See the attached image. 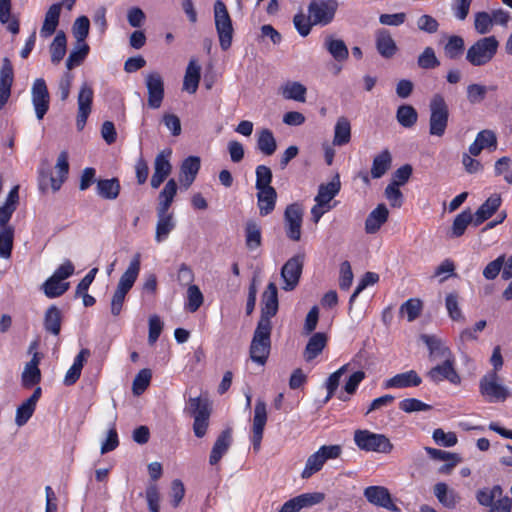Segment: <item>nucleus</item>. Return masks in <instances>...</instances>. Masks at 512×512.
Listing matches in <instances>:
<instances>
[{"mask_svg": "<svg viewBox=\"0 0 512 512\" xmlns=\"http://www.w3.org/2000/svg\"><path fill=\"white\" fill-rule=\"evenodd\" d=\"M141 255L136 253L125 272L121 275L116 290L111 299V314L118 316L123 308L126 295L133 287L140 273Z\"/></svg>", "mask_w": 512, "mask_h": 512, "instance_id": "obj_1", "label": "nucleus"}, {"mask_svg": "<svg viewBox=\"0 0 512 512\" xmlns=\"http://www.w3.org/2000/svg\"><path fill=\"white\" fill-rule=\"evenodd\" d=\"M499 41L495 36H487L474 42L466 52V60L472 66H484L496 55Z\"/></svg>", "mask_w": 512, "mask_h": 512, "instance_id": "obj_2", "label": "nucleus"}, {"mask_svg": "<svg viewBox=\"0 0 512 512\" xmlns=\"http://www.w3.org/2000/svg\"><path fill=\"white\" fill-rule=\"evenodd\" d=\"M272 323L258 321L250 345V358L252 361L264 365L270 353Z\"/></svg>", "mask_w": 512, "mask_h": 512, "instance_id": "obj_3", "label": "nucleus"}, {"mask_svg": "<svg viewBox=\"0 0 512 512\" xmlns=\"http://www.w3.org/2000/svg\"><path fill=\"white\" fill-rule=\"evenodd\" d=\"M354 442L360 450L366 452L388 454L393 450V444L388 437L369 430H356Z\"/></svg>", "mask_w": 512, "mask_h": 512, "instance_id": "obj_4", "label": "nucleus"}, {"mask_svg": "<svg viewBox=\"0 0 512 512\" xmlns=\"http://www.w3.org/2000/svg\"><path fill=\"white\" fill-rule=\"evenodd\" d=\"M429 110V133L441 137L446 131L449 118L448 105L441 94L433 95L429 103Z\"/></svg>", "mask_w": 512, "mask_h": 512, "instance_id": "obj_5", "label": "nucleus"}, {"mask_svg": "<svg viewBox=\"0 0 512 512\" xmlns=\"http://www.w3.org/2000/svg\"><path fill=\"white\" fill-rule=\"evenodd\" d=\"M214 22L219 44L222 50H227L231 47L233 39V25L230 14L226 5L221 0H216L214 3Z\"/></svg>", "mask_w": 512, "mask_h": 512, "instance_id": "obj_6", "label": "nucleus"}, {"mask_svg": "<svg viewBox=\"0 0 512 512\" xmlns=\"http://www.w3.org/2000/svg\"><path fill=\"white\" fill-rule=\"evenodd\" d=\"M341 454L342 447L340 445L321 446L307 458L304 469L301 472V478L309 479L323 468L326 461L337 459Z\"/></svg>", "mask_w": 512, "mask_h": 512, "instance_id": "obj_7", "label": "nucleus"}, {"mask_svg": "<svg viewBox=\"0 0 512 512\" xmlns=\"http://www.w3.org/2000/svg\"><path fill=\"white\" fill-rule=\"evenodd\" d=\"M186 412L194 418L193 431L196 437L202 438L209 426L211 407L205 398L194 397L188 400Z\"/></svg>", "mask_w": 512, "mask_h": 512, "instance_id": "obj_8", "label": "nucleus"}, {"mask_svg": "<svg viewBox=\"0 0 512 512\" xmlns=\"http://www.w3.org/2000/svg\"><path fill=\"white\" fill-rule=\"evenodd\" d=\"M479 393L488 403L504 402L509 396V389L499 382L496 372H488L479 380Z\"/></svg>", "mask_w": 512, "mask_h": 512, "instance_id": "obj_9", "label": "nucleus"}, {"mask_svg": "<svg viewBox=\"0 0 512 512\" xmlns=\"http://www.w3.org/2000/svg\"><path fill=\"white\" fill-rule=\"evenodd\" d=\"M337 9L336 0H313L308 6V13L314 25L326 26L333 21Z\"/></svg>", "mask_w": 512, "mask_h": 512, "instance_id": "obj_10", "label": "nucleus"}, {"mask_svg": "<svg viewBox=\"0 0 512 512\" xmlns=\"http://www.w3.org/2000/svg\"><path fill=\"white\" fill-rule=\"evenodd\" d=\"M93 98V88L87 82L82 83L77 96L78 109L76 127L79 131L83 130L85 127L87 119L92 111Z\"/></svg>", "mask_w": 512, "mask_h": 512, "instance_id": "obj_11", "label": "nucleus"}, {"mask_svg": "<svg viewBox=\"0 0 512 512\" xmlns=\"http://www.w3.org/2000/svg\"><path fill=\"white\" fill-rule=\"evenodd\" d=\"M303 220V210L299 204H290L286 207L284 213V226L286 236L292 241L301 239V228Z\"/></svg>", "mask_w": 512, "mask_h": 512, "instance_id": "obj_12", "label": "nucleus"}, {"mask_svg": "<svg viewBox=\"0 0 512 512\" xmlns=\"http://www.w3.org/2000/svg\"><path fill=\"white\" fill-rule=\"evenodd\" d=\"M427 377L436 384L444 380L454 385L461 383V377L455 369V358L441 361V363L435 365L427 372Z\"/></svg>", "mask_w": 512, "mask_h": 512, "instance_id": "obj_13", "label": "nucleus"}, {"mask_svg": "<svg viewBox=\"0 0 512 512\" xmlns=\"http://www.w3.org/2000/svg\"><path fill=\"white\" fill-rule=\"evenodd\" d=\"M304 257L301 255L290 258L281 269V277L284 281L282 289L292 291L299 283L302 274Z\"/></svg>", "mask_w": 512, "mask_h": 512, "instance_id": "obj_14", "label": "nucleus"}, {"mask_svg": "<svg viewBox=\"0 0 512 512\" xmlns=\"http://www.w3.org/2000/svg\"><path fill=\"white\" fill-rule=\"evenodd\" d=\"M32 104L38 120L43 119L49 109L50 96L46 82L43 78H37L31 88Z\"/></svg>", "mask_w": 512, "mask_h": 512, "instance_id": "obj_15", "label": "nucleus"}, {"mask_svg": "<svg viewBox=\"0 0 512 512\" xmlns=\"http://www.w3.org/2000/svg\"><path fill=\"white\" fill-rule=\"evenodd\" d=\"M145 85L148 92V106L158 109L164 99V81L159 72H150L145 77Z\"/></svg>", "mask_w": 512, "mask_h": 512, "instance_id": "obj_16", "label": "nucleus"}, {"mask_svg": "<svg viewBox=\"0 0 512 512\" xmlns=\"http://www.w3.org/2000/svg\"><path fill=\"white\" fill-rule=\"evenodd\" d=\"M267 422L266 403L263 400H257L254 408L253 426H252V444L255 451L260 449L264 427Z\"/></svg>", "mask_w": 512, "mask_h": 512, "instance_id": "obj_17", "label": "nucleus"}, {"mask_svg": "<svg viewBox=\"0 0 512 512\" xmlns=\"http://www.w3.org/2000/svg\"><path fill=\"white\" fill-rule=\"evenodd\" d=\"M324 498L321 492L304 493L286 501L278 512H299L302 508L321 503Z\"/></svg>", "mask_w": 512, "mask_h": 512, "instance_id": "obj_18", "label": "nucleus"}, {"mask_svg": "<svg viewBox=\"0 0 512 512\" xmlns=\"http://www.w3.org/2000/svg\"><path fill=\"white\" fill-rule=\"evenodd\" d=\"M170 155V150L161 151L156 155L154 160V171L150 181L152 188L157 189L170 175L172 171V165L169 160Z\"/></svg>", "mask_w": 512, "mask_h": 512, "instance_id": "obj_19", "label": "nucleus"}, {"mask_svg": "<svg viewBox=\"0 0 512 512\" xmlns=\"http://www.w3.org/2000/svg\"><path fill=\"white\" fill-rule=\"evenodd\" d=\"M421 340L426 344L429 350V360L432 362L446 361L455 358L452 351L445 343L434 335H421Z\"/></svg>", "mask_w": 512, "mask_h": 512, "instance_id": "obj_20", "label": "nucleus"}, {"mask_svg": "<svg viewBox=\"0 0 512 512\" xmlns=\"http://www.w3.org/2000/svg\"><path fill=\"white\" fill-rule=\"evenodd\" d=\"M261 302L262 308L259 321H263L264 323H272L271 319L276 315L278 311L277 287L273 282H270L267 285V288L262 295Z\"/></svg>", "mask_w": 512, "mask_h": 512, "instance_id": "obj_21", "label": "nucleus"}, {"mask_svg": "<svg viewBox=\"0 0 512 512\" xmlns=\"http://www.w3.org/2000/svg\"><path fill=\"white\" fill-rule=\"evenodd\" d=\"M422 383L421 377L414 370L394 375L383 382L385 389H403L408 387H417Z\"/></svg>", "mask_w": 512, "mask_h": 512, "instance_id": "obj_22", "label": "nucleus"}, {"mask_svg": "<svg viewBox=\"0 0 512 512\" xmlns=\"http://www.w3.org/2000/svg\"><path fill=\"white\" fill-rule=\"evenodd\" d=\"M41 393V388L37 387L34 390L33 394L17 408L15 415V424L18 427L24 426L32 417L36 409L37 402L41 397Z\"/></svg>", "mask_w": 512, "mask_h": 512, "instance_id": "obj_23", "label": "nucleus"}, {"mask_svg": "<svg viewBox=\"0 0 512 512\" xmlns=\"http://www.w3.org/2000/svg\"><path fill=\"white\" fill-rule=\"evenodd\" d=\"M176 221L174 214L169 211L157 210V223L155 231V241L161 243L165 241L170 233L175 229Z\"/></svg>", "mask_w": 512, "mask_h": 512, "instance_id": "obj_24", "label": "nucleus"}, {"mask_svg": "<svg viewBox=\"0 0 512 512\" xmlns=\"http://www.w3.org/2000/svg\"><path fill=\"white\" fill-rule=\"evenodd\" d=\"M13 68L8 59H4L0 70V109L8 102L13 84Z\"/></svg>", "mask_w": 512, "mask_h": 512, "instance_id": "obj_25", "label": "nucleus"}, {"mask_svg": "<svg viewBox=\"0 0 512 512\" xmlns=\"http://www.w3.org/2000/svg\"><path fill=\"white\" fill-rule=\"evenodd\" d=\"M497 148V137L492 130L480 131L474 142L469 146V153L478 156L482 150H495Z\"/></svg>", "mask_w": 512, "mask_h": 512, "instance_id": "obj_26", "label": "nucleus"}, {"mask_svg": "<svg viewBox=\"0 0 512 512\" xmlns=\"http://www.w3.org/2000/svg\"><path fill=\"white\" fill-rule=\"evenodd\" d=\"M232 444V431L226 429L217 437L209 457V463L216 465L221 458L228 452Z\"/></svg>", "mask_w": 512, "mask_h": 512, "instance_id": "obj_27", "label": "nucleus"}, {"mask_svg": "<svg viewBox=\"0 0 512 512\" xmlns=\"http://www.w3.org/2000/svg\"><path fill=\"white\" fill-rule=\"evenodd\" d=\"M501 202L499 194L491 195L473 215L474 226L477 227L488 220L499 209Z\"/></svg>", "mask_w": 512, "mask_h": 512, "instance_id": "obj_28", "label": "nucleus"}, {"mask_svg": "<svg viewBox=\"0 0 512 512\" xmlns=\"http://www.w3.org/2000/svg\"><path fill=\"white\" fill-rule=\"evenodd\" d=\"M433 492L439 503L445 508L454 509L460 501L457 492L444 482L436 483Z\"/></svg>", "mask_w": 512, "mask_h": 512, "instance_id": "obj_29", "label": "nucleus"}, {"mask_svg": "<svg viewBox=\"0 0 512 512\" xmlns=\"http://www.w3.org/2000/svg\"><path fill=\"white\" fill-rule=\"evenodd\" d=\"M376 49L386 59H390L396 54L398 48L388 30L380 29L376 32Z\"/></svg>", "mask_w": 512, "mask_h": 512, "instance_id": "obj_30", "label": "nucleus"}, {"mask_svg": "<svg viewBox=\"0 0 512 512\" xmlns=\"http://www.w3.org/2000/svg\"><path fill=\"white\" fill-rule=\"evenodd\" d=\"M389 211L385 204H379L373 209L366 218L365 231L368 234L376 233L381 226L387 221Z\"/></svg>", "mask_w": 512, "mask_h": 512, "instance_id": "obj_31", "label": "nucleus"}, {"mask_svg": "<svg viewBox=\"0 0 512 512\" xmlns=\"http://www.w3.org/2000/svg\"><path fill=\"white\" fill-rule=\"evenodd\" d=\"M200 169V159L196 156L186 158L180 168V182L188 188L195 180Z\"/></svg>", "mask_w": 512, "mask_h": 512, "instance_id": "obj_32", "label": "nucleus"}, {"mask_svg": "<svg viewBox=\"0 0 512 512\" xmlns=\"http://www.w3.org/2000/svg\"><path fill=\"white\" fill-rule=\"evenodd\" d=\"M61 12V4L56 3L49 7L45 14L43 25L40 29V36L48 38L56 31L59 23V17Z\"/></svg>", "mask_w": 512, "mask_h": 512, "instance_id": "obj_33", "label": "nucleus"}, {"mask_svg": "<svg viewBox=\"0 0 512 512\" xmlns=\"http://www.w3.org/2000/svg\"><path fill=\"white\" fill-rule=\"evenodd\" d=\"M200 77L201 66L196 60H190L184 76L183 89L190 94H194L198 89Z\"/></svg>", "mask_w": 512, "mask_h": 512, "instance_id": "obj_34", "label": "nucleus"}, {"mask_svg": "<svg viewBox=\"0 0 512 512\" xmlns=\"http://www.w3.org/2000/svg\"><path fill=\"white\" fill-rule=\"evenodd\" d=\"M39 361L38 355L34 354L32 359L26 363L22 373V385L24 387L31 388L40 382L41 372L38 368Z\"/></svg>", "mask_w": 512, "mask_h": 512, "instance_id": "obj_35", "label": "nucleus"}, {"mask_svg": "<svg viewBox=\"0 0 512 512\" xmlns=\"http://www.w3.org/2000/svg\"><path fill=\"white\" fill-rule=\"evenodd\" d=\"M277 192L275 189L257 191V206L261 216H267L273 212L276 206Z\"/></svg>", "mask_w": 512, "mask_h": 512, "instance_id": "obj_36", "label": "nucleus"}, {"mask_svg": "<svg viewBox=\"0 0 512 512\" xmlns=\"http://www.w3.org/2000/svg\"><path fill=\"white\" fill-rule=\"evenodd\" d=\"M324 47L338 62L345 61L349 56V51L344 41L341 39H335L331 35L325 37Z\"/></svg>", "mask_w": 512, "mask_h": 512, "instance_id": "obj_37", "label": "nucleus"}, {"mask_svg": "<svg viewBox=\"0 0 512 512\" xmlns=\"http://www.w3.org/2000/svg\"><path fill=\"white\" fill-rule=\"evenodd\" d=\"M340 180L339 176L336 175L334 179L327 183L321 184L318 189V194L315 197V202L330 206V201L339 193Z\"/></svg>", "mask_w": 512, "mask_h": 512, "instance_id": "obj_38", "label": "nucleus"}, {"mask_svg": "<svg viewBox=\"0 0 512 512\" xmlns=\"http://www.w3.org/2000/svg\"><path fill=\"white\" fill-rule=\"evenodd\" d=\"M327 343V338L324 333H315L308 341L305 350H304V359L307 362L315 359L323 349L325 348Z\"/></svg>", "mask_w": 512, "mask_h": 512, "instance_id": "obj_39", "label": "nucleus"}, {"mask_svg": "<svg viewBox=\"0 0 512 512\" xmlns=\"http://www.w3.org/2000/svg\"><path fill=\"white\" fill-rule=\"evenodd\" d=\"M56 173L58 174V177L50 176L49 181L51 184V188L53 191H57L60 189L62 183L64 182L68 171H69V163H68V154L67 152L63 151L59 154L57 158V162L55 165Z\"/></svg>", "mask_w": 512, "mask_h": 512, "instance_id": "obj_40", "label": "nucleus"}, {"mask_svg": "<svg viewBox=\"0 0 512 512\" xmlns=\"http://www.w3.org/2000/svg\"><path fill=\"white\" fill-rule=\"evenodd\" d=\"M0 23L12 34L19 33V21L12 16V0H0Z\"/></svg>", "mask_w": 512, "mask_h": 512, "instance_id": "obj_41", "label": "nucleus"}, {"mask_svg": "<svg viewBox=\"0 0 512 512\" xmlns=\"http://www.w3.org/2000/svg\"><path fill=\"white\" fill-rule=\"evenodd\" d=\"M282 96L287 100L306 101V87L297 81H288L281 87Z\"/></svg>", "mask_w": 512, "mask_h": 512, "instance_id": "obj_42", "label": "nucleus"}, {"mask_svg": "<svg viewBox=\"0 0 512 512\" xmlns=\"http://www.w3.org/2000/svg\"><path fill=\"white\" fill-rule=\"evenodd\" d=\"M351 138V125L346 117H339L334 128L333 144L342 146L347 144Z\"/></svg>", "mask_w": 512, "mask_h": 512, "instance_id": "obj_43", "label": "nucleus"}, {"mask_svg": "<svg viewBox=\"0 0 512 512\" xmlns=\"http://www.w3.org/2000/svg\"><path fill=\"white\" fill-rule=\"evenodd\" d=\"M392 157L388 150L382 151L373 159L371 176L374 179L381 178L391 167Z\"/></svg>", "mask_w": 512, "mask_h": 512, "instance_id": "obj_44", "label": "nucleus"}, {"mask_svg": "<svg viewBox=\"0 0 512 512\" xmlns=\"http://www.w3.org/2000/svg\"><path fill=\"white\" fill-rule=\"evenodd\" d=\"M364 496L371 504L382 507L383 505H386L385 502L389 500L391 494L386 487L369 486L365 488Z\"/></svg>", "mask_w": 512, "mask_h": 512, "instance_id": "obj_45", "label": "nucleus"}, {"mask_svg": "<svg viewBox=\"0 0 512 512\" xmlns=\"http://www.w3.org/2000/svg\"><path fill=\"white\" fill-rule=\"evenodd\" d=\"M120 192V184L118 179H103L97 182V193L104 199H116Z\"/></svg>", "mask_w": 512, "mask_h": 512, "instance_id": "obj_46", "label": "nucleus"}, {"mask_svg": "<svg viewBox=\"0 0 512 512\" xmlns=\"http://www.w3.org/2000/svg\"><path fill=\"white\" fill-rule=\"evenodd\" d=\"M257 147L265 155L274 154L277 143L271 130L264 128L258 132Z\"/></svg>", "mask_w": 512, "mask_h": 512, "instance_id": "obj_47", "label": "nucleus"}, {"mask_svg": "<svg viewBox=\"0 0 512 512\" xmlns=\"http://www.w3.org/2000/svg\"><path fill=\"white\" fill-rule=\"evenodd\" d=\"M487 325L485 320H480L471 328L463 329L457 339L459 349H463L467 343L478 340V333L483 331Z\"/></svg>", "mask_w": 512, "mask_h": 512, "instance_id": "obj_48", "label": "nucleus"}, {"mask_svg": "<svg viewBox=\"0 0 512 512\" xmlns=\"http://www.w3.org/2000/svg\"><path fill=\"white\" fill-rule=\"evenodd\" d=\"M177 193V184L174 179H170L159 194V203L157 210L169 211V208Z\"/></svg>", "mask_w": 512, "mask_h": 512, "instance_id": "obj_49", "label": "nucleus"}, {"mask_svg": "<svg viewBox=\"0 0 512 512\" xmlns=\"http://www.w3.org/2000/svg\"><path fill=\"white\" fill-rule=\"evenodd\" d=\"M396 119L401 126L411 128L418 120V113L413 106L403 104L397 109Z\"/></svg>", "mask_w": 512, "mask_h": 512, "instance_id": "obj_50", "label": "nucleus"}, {"mask_svg": "<svg viewBox=\"0 0 512 512\" xmlns=\"http://www.w3.org/2000/svg\"><path fill=\"white\" fill-rule=\"evenodd\" d=\"M69 288L68 282H63L52 275L42 285L44 294L48 298H56L64 294Z\"/></svg>", "mask_w": 512, "mask_h": 512, "instance_id": "obj_51", "label": "nucleus"}, {"mask_svg": "<svg viewBox=\"0 0 512 512\" xmlns=\"http://www.w3.org/2000/svg\"><path fill=\"white\" fill-rule=\"evenodd\" d=\"M469 224L474 225V218L471 211L467 209L455 217L451 227V237L457 238L462 236Z\"/></svg>", "mask_w": 512, "mask_h": 512, "instance_id": "obj_52", "label": "nucleus"}, {"mask_svg": "<svg viewBox=\"0 0 512 512\" xmlns=\"http://www.w3.org/2000/svg\"><path fill=\"white\" fill-rule=\"evenodd\" d=\"M464 39L458 35L449 36L444 46V54L451 60L459 59L464 53Z\"/></svg>", "mask_w": 512, "mask_h": 512, "instance_id": "obj_53", "label": "nucleus"}, {"mask_svg": "<svg viewBox=\"0 0 512 512\" xmlns=\"http://www.w3.org/2000/svg\"><path fill=\"white\" fill-rule=\"evenodd\" d=\"M45 329L53 335H58L61 329V312L56 306L47 309L44 319Z\"/></svg>", "mask_w": 512, "mask_h": 512, "instance_id": "obj_54", "label": "nucleus"}, {"mask_svg": "<svg viewBox=\"0 0 512 512\" xmlns=\"http://www.w3.org/2000/svg\"><path fill=\"white\" fill-rule=\"evenodd\" d=\"M14 229L11 226H4L0 230V257L8 259L11 256L13 247Z\"/></svg>", "mask_w": 512, "mask_h": 512, "instance_id": "obj_55", "label": "nucleus"}, {"mask_svg": "<svg viewBox=\"0 0 512 512\" xmlns=\"http://www.w3.org/2000/svg\"><path fill=\"white\" fill-rule=\"evenodd\" d=\"M66 42L64 32H58L50 46L51 61L53 63L58 64L65 56Z\"/></svg>", "mask_w": 512, "mask_h": 512, "instance_id": "obj_56", "label": "nucleus"}, {"mask_svg": "<svg viewBox=\"0 0 512 512\" xmlns=\"http://www.w3.org/2000/svg\"><path fill=\"white\" fill-rule=\"evenodd\" d=\"M89 52V46L86 43L76 42L75 48L70 52L67 60L66 67L68 70L73 69L76 66H79Z\"/></svg>", "mask_w": 512, "mask_h": 512, "instance_id": "obj_57", "label": "nucleus"}, {"mask_svg": "<svg viewBox=\"0 0 512 512\" xmlns=\"http://www.w3.org/2000/svg\"><path fill=\"white\" fill-rule=\"evenodd\" d=\"M204 297L197 285H190L187 289V301L185 308L189 312H196L203 304Z\"/></svg>", "mask_w": 512, "mask_h": 512, "instance_id": "obj_58", "label": "nucleus"}, {"mask_svg": "<svg viewBox=\"0 0 512 512\" xmlns=\"http://www.w3.org/2000/svg\"><path fill=\"white\" fill-rule=\"evenodd\" d=\"M256 183L255 187L257 191L274 189L271 186L272 172L271 169L265 165H259L256 167Z\"/></svg>", "mask_w": 512, "mask_h": 512, "instance_id": "obj_59", "label": "nucleus"}, {"mask_svg": "<svg viewBox=\"0 0 512 512\" xmlns=\"http://www.w3.org/2000/svg\"><path fill=\"white\" fill-rule=\"evenodd\" d=\"M246 245L249 249H255L261 245V230L254 221H248L245 227Z\"/></svg>", "mask_w": 512, "mask_h": 512, "instance_id": "obj_60", "label": "nucleus"}, {"mask_svg": "<svg viewBox=\"0 0 512 512\" xmlns=\"http://www.w3.org/2000/svg\"><path fill=\"white\" fill-rule=\"evenodd\" d=\"M493 28L490 13L481 11L474 15V29L480 35L488 34Z\"/></svg>", "mask_w": 512, "mask_h": 512, "instance_id": "obj_61", "label": "nucleus"}, {"mask_svg": "<svg viewBox=\"0 0 512 512\" xmlns=\"http://www.w3.org/2000/svg\"><path fill=\"white\" fill-rule=\"evenodd\" d=\"M489 88L482 84H469L466 89L467 100L470 104L481 103L487 95Z\"/></svg>", "mask_w": 512, "mask_h": 512, "instance_id": "obj_62", "label": "nucleus"}, {"mask_svg": "<svg viewBox=\"0 0 512 512\" xmlns=\"http://www.w3.org/2000/svg\"><path fill=\"white\" fill-rule=\"evenodd\" d=\"M445 306L449 317L453 321L463 322L465 320L462 310L459 306L458 296L454 293H450L446 296Z\"/></svg>", "mask_w": 512, "mask_h": 512, "instance_id": "obj_63", "label": "nucleus"}, {"mask_svg": "<svg viewBox=\"0 0 512 512\" xmlns=\"http://www.w3.org/2000/svg\"><path fill=\"white\" fill-rule=\"evenodd\" d=\"M152 373L149 369H142L135 376L132 384V391L134 395L142 394L150 384Z\"/></svg>", "mask_w": 512, "mask_h": 512, "instance_id": "obj_64", "label": "nucleus"}]
</instances>
